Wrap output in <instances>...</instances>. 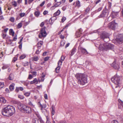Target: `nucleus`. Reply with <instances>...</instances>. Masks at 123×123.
I'll use <instances>...</instances> for the list:
<instances>
[{"label": "nucleus", "instance_id": "nucleus-1", "mask_svg": "<svg viewBox=\"0 0 123 123\" xmlns=\"http://www.w3.org/2000/svg\"><path fill=\"white\" fill-rule=\"evenodd\" d=\"M15 112V107L8 105L1 110L2 114L5 116H11L14 114Z\"/></svg>", "mask_w": 123, "mask_h": 123}, {"label": "nucleus", "instance_id": "nucleus-2", "mask_svg": "<svg viewBox=\"0 0 123 123\" xmlns=\"http://www.w3.org/2000/svg\"><path fill=\"white\" fill-rule=\"evenodd\" d=\"M75 77L78 80V83L80 85H83L87 83V78L86 75L77 73L75 75Z\"/></svg>", "mask_w": 123, "mask_h": 123}, {"label": "nucleus", "instance_id": "nucleus-3", "mask_svg": "<svg viewBox=\"0 0 123 123\" xmlns=\"http://www.w3.org/2000/svg\"><path fill=\"white\" fill-rule=\"evenodd\" d=\"M13 103L18 105V109L20 110L23 111L25 113L29 114L31 112V108L26 105L21 104L20 102L14 101Z\"/></svg>", "mask_w": 123, "mask_h": 123}, {"label": "nucleus", "instance_id": "nucleus-4", "mask_svg": "<svg viewBox=\"0 0 123 123\" xmlns=\"http://www.w3.org/2000/svg\"><path fill=\"white\" fill-rule=\"evenodd\" d=\"M113 45L109 43L101 44L99 46V49L103 51H107L109 50H113L114 49Z\"/></svg>", "mask_w": 123, "mask_h": 123}, {"label": "nucleus", "instance_id": "nucleus-5", "mask_svg": "<svg viewBox=\"0 0 123 123\" xmlns=\"http://www.w3.org/2000/svg\"><path fill=\"white\" fill-rule=\"evenodd\" d=\"M111 80L112 82L117 85L115 86V88H117L119 86V84L120 81V78L119 76L117 75V74L111 78Z\"/></svg>", "mask_w": 123, "mask_h": 123}, {"label": "nucleus", "instance_id": "nucleus-6", "mask_svg": "<svg viewBox=\"0 0 123 123\" xmlns=\"http://www.w3.org/2000/svg\"><path fill=\"white\" fill-rule=\"evenodd\" d=\"M46 27L44 26L43 28H42L40 30V32L39 35V37L41 38L42 37H45L47 35V34L46 31Z\"/></svg>", "mask_w": 123, "mask_h": 123}, {"label": "nucleus", "instance_id": "nucleus-7", "mask_svg": "<svg viewBox=\"0 0 123 123\" xmlns=\"http://www.w3.org/2000/svg\"><path fill=\"white\" fill-rule=\"evenodd\" d=\"M109 14L108 10L107 9H105L102 11L101 13L98 16V18L107 17Z\"/></svg>", "mask_w": 123, "mask_h": 123}, {"label": "nucleus", "instance_id": "nucleus-8", "mask_svg": "<svg viewBox=\"0 0 123 123\" xmlns=\"http://www.w3.org/2000/svg\"><path fill=\"white\" fill-rule=\"evenodd\" d=\"M118 37L116 39L117 43L118 44H121L123 43V35L119 34Z\"/></svg>", "mask_w": 123, "mask_h": 123}, {"label": "nucleus", "instance_id": "nucleus-9", "mask_svg": "<svg viewBox=\"0 0 123 123\" xmlns=\"http://www.w3.org/2000/svg\"><path fill=\"white\" fill-rule=\"evenodd\" d=\"M101 38L103 40H104L105 39L109 38V35L108 33L104 31L102 32L100 35Z\"/></svg>", "mask_w": 123, "mask_h": 123}, {"label": "nucleus", "instance_id": "nucleus-10", "mask_svg": "<svg viewBox=\"0 0 123 123\" xmlns=\"http://www.w3.org/2000/svg\"><path fill=\"white\" fill-rule=\"evenodd\" d=\"M117 24L114 22H112L110 23L108 26L109 28L113 30H115L116 26L117 25Z\"/></svg>", "mask_w": 123, "mask_h": 123}, {"label": "nucleus", "instance_id": "nucleus-11", "mask_svg": "<svg viewBox=\"0 0 123 123\" xmlns=\"http://www.w3.org/2000/svg\"><path fill=\"white\" fill-rule=\"evenodd\" d=\"M111 66L115 69H117V70H118L120 68L119 64L118 63H116L115 61H114L111 64Z\"/></svg>", "mask_w": 123, "mask_h": 123}, {"label": "nucleus", "instance_id": "nucleus-12", "mask_svg": "<svg viewBox=\"0 0 123 123\" xmlns=\"http://www.w3.org/2000/svg\"><path fill=\"white\" fill-rule=\"evenodd\" d=\"M119 12H115L112 11L110 16L113 18H115L118 16Z\"/></svg>", "mask_w": 123, "mask_h": 123}, {"label": "nucleus", "instance_id": "nucleus-13", "mask_svg": "<svg viewBox=\"0 0 123 123\" xmlns=\"http://www.w3.org/2000/svg\"><path fill=\"white\" fill-rule=\"evenodd\" d=\"M33 123H42L43 122V120L42 119H38L36 118H35L33 119Z\"/></svg>", "mask_w": 123, "mask_h": 123}, {"label": "nucleus", "instance_id": "nucleus-14", "mask_svg": "<svg viewBox=\"0 0 123 123\" xmlns=\"http://www.w3.org/2000/svg\"><path fill=\"white\" fill-rule=\"evenodd\" d=\"M80 49L81 51V52L83 54L85 55L88 54V52L84 48L82 47H80Z\"/></svg>", "mask_w": 123, "mask_h": 123}, {"label": "nucleus", "instance_id": "nucleus-15", "mask_svg": "<svg viewBox=\"0 0 123 123\" xmlns=\"http://www.w3.org/2000/svg\"><path fill=\"white\" fill-rule=\"evenodd\" d=\"M60 5V4H59V2H57L55 3L53 6L51 7V10H53L55 9L56 7H58Z\"/></svg>", "mask_w": 123, "mask_h": 123}, {"label": "nucleus", "instance_id": "nucleus-16", "mask_svg": "<svg viewBox=\"0 0 123 123\" xmlns=\"http://www.w3.org/2000/svg\"><path fill=\"white\" fill-rule=\"evenodd\" d=\"M76 48L75 46H74L71 51V53L70 54L71 56H72L76 52Z\"/></svg>", "mask_w": 123, "mask_h": 123}, {"label": "nucleus", "instance_id": "nucleus-17", "mask_svg": "<svg viewBox=\"0 0 123 123\" xmlns=\"http://www.w3.org/2000/svg\"><path fill=\"white\" fill-rule=\"evenodd\" d=\"M23 90L24 88L22 87H16L15 91L16 92H19V90L21 91H22Z\"/></svg>", "mask_w": 123, "mask_h": 123}, {"label": "nucleus", "instance_id": "nucleus-18", "mask_svg": "<svg viewBox=\"0 0 123 123\" xmlns=\"http://www.w3.org/2000/svg\"><path fill=\"white\" fill-rule=\"evenodd\" d=\"M23 37H22L21 39L18 42V43L20 44L18 46V48L20 49H21L22 48V41L23 40Z\"/></svg>", "mask_w": 123, "mask_h": 123}, {"label": "nucleus", "instance_id": "nucleus-19", "mask_svg": "<svg viewBox=\"0 0 123 123\" xmlns=\"http://www.w3.org/2000/svg\"><path fill=\"white\" fill-rule=\"evenodd\" d=\"M43 42L42 41H40L39 42H38L37 43V47L38 48H40L41 46V45H43Z\"/></svg>", "mask_w": 123, "mask_h": 123}, {"label": "nucleus", "instance_id": "nucleus-20", "mask_svg": "<svg viewBox=\"0 0 123 123\" xmlns=\"http://www.w3.org/2000/svg\"><path fill=\"white\" fill-rule=\"evenodd\" d=\"M9 88L11 91H13L14 89V85L13 84L10 85L9 86Z\"/></svg>", "mask_w": 123, "mask_h": 123}, {"label": "nucleus", "instance_id": "nucleus-21", "mask_svg": "<svg viewBox=\"0 0 123 123\" xmlns=\"http://www.w3.org/2000/svg\"><path fill=\"white\" fill-rule=\"evenodd\" d=\"M51 108L52 109L51 111L52 115L53 116L54 114L55 113V107L54 105H52V106Z\"/></svg>", "mask_w": 123, "mask_h": 123}, {"label": "nucleus", "instance_id": "nucleus-22", "mask_svg": "<svg viewBox=\"0 0 123 123\" xmlns=\"http://www.w3.org/2000/svg\"><path fill=\"white\" fill-rule=\"evenodd\" d=\"M103 8V7L102 6L101 7L99 8L98 10H96L95 11H94L93 12V13H96L99 12L101 11Z\"/></svg>", "mask_w": 123, "mask_h": 123}, {"label": "nucleus", "instance_id": "nucleus-23", "mask_svg": "<svg viewBox=\"0 0 123 123\" xmlns=\"http://www.w3.org/2000/svg\"><path fill=\"white\" fill-rule=\"evenodd\" d=\"M35 114L38 117L39 119H41H41H42V118L38 112H35Z\"/></svg>", "mask_w": 123, "mask_h": 123}, {"label": "nucleus", "instance_id": "nucleus-24", "mask_svg": "<svg viewBox=\"0 0 123 123\" xmlns=\"http://www.w3.org/2000/svg\"><path fill=\"white\" fill-rule=\"evenodd\" d=\"M9 33L10 35H12L13 36L14 35V32L12 29H10L9 30Z\"/></svg>", "mask_w": 123, "mask_h": 123}, {"label": "nucleus", "instance_id": "nucleus-25", "mask_svg": "<svg viewBox=\"0 0 123 123\" xmlns=\"http://www.w3.org/2000/svg\"><path fill=\"white\" fill-rule=\"evenodd\" d=\"M0 100L1 102L3 103H5L6 102V100L3 97H0Z\"/></svg>", "mask_w": 123, "mask_h": 123}, {"label": "nucleus", "instance_id": "nucleus-26", "mask_svg": "<svg viewBox=\"0 0 123 123\" xmlns=\"http://www.w3.org/2000/svg\"><path fill=\"white\" fill-rule=\"evenodd\" d=\"M61 13V12L59 10H58L55 12L54 13L53 15L55 16L59 15Z\"/></svg>", "mask_w": 123, "mask_h": 123}, {"label": "nucleus", "instance_id": "nucleus-27", "mask_svg": "<svg viewBox=\"0 0 123 123\" xmlns=\"http://www.w3.org/2000/svg\"><path fill=\"white\" fill-rule=\"evenodd\" d=\"M60 67V66H58L55 68V70L56 73H59Z\"/></svg>", "mask_w": 123, "mask_h": 123}, {"label": "nucleus", "instance_id": "nucleus-28", "mask_svg": "<svg viewBox=\"0 0 123 123\" xmlns=\"http://www.w3.org/2000/svg\"><path fill=\"white\" fill-rule=\"evenodd\" d=\"M34 14L36 16L38 17L40 15V12L38 11H36L34 12Z\"/></svg>", "mask_w": 123, "mask_h": 123}, {"label": "nucleus", "instance_id": "nucleus-29", "mask_svg": "<svg viewBox=\"0 0 123 123\" xmlns=\"http://www.w3.org/2000/svg\"><path fill=\"white\" fill-rule=\"evenodd\" d=\"M82 34L81 33H80V32L78 31H77L76 33V35L77 36V37H79Z\"/></svg>", "mask_w": 123, "mask_h": 123}, {"label": "nucleus", "instance_id": "nucleus-30", "mask_svg": "<svg viewBox=\"0 0 123 123\" xmlns=\"http://www.w3.org/2000/svg\"><path fill=\"white\" fill-rule=\"evenodd\" d=\"M90 10V8L89 7V6H88L85 10L86 14L88 13Z\"/></svg>", "mask_w": 123, "mask_h": 123}, {"label": "nucleus", "instance_id": "nucleus-31", "mask_svg": "<svg viewBox=\"0 0 123 123\" xmlns=\"http://www.w3.org/2000/svg\"><path fill=\"white\" fill-rule=\"evenodd\" d=\"M24 21H22L21 22H20L18 24V28H21L22 26V22H23Z\"/></svg>", "mask_w": 123, "mask_h": 123}, {"label": "nucleus", "instance_id": "nucleus-32", "mask_svg": "<svg viewBox=\"0 0 123 123\" xmlns=\"http://www.w3.org/2000/svg\"><path fill=\"white\" fill-rule=\"evenodd\" d=\"M76 6L79 7L80 6V2L79 0H77L76 2Z\"/></svg>", "mask_w": 123, "mask_h": 123}, {"label": "nucleus", "instance_id": "nucleus-33", "mask_svg": "<svg viewBox=\"0 0 123 123\" xmlns=\"http://www.w3.org/2000/svg\"><path fill=\"white\" fill-rule=\"evenodd\" d=\"M3 66L2 67V69H3L6 68L9 66L7 64L4 65V64H3Z\"/></svg>", "mask_w": 123, "mask_h": 123}, {"label": "nucleus", "instance_id": "nucleus-34", "mask_svg": "<svg viewBox=\"0 0 123 123\" xmlns=\"http://www.w3.org/2000/svg\"><path fill=\"white\" fill-rule=\"evenodd\" d=\"M62 61H61L60 60H59L58 62L57 63L58 66H61L62 65Z\"/></svg>", "mask_w": 123, "mask_h": 123}, {"label": "nucleus", "instance_id": "nucleus-35", "mask_svg": "<svg viewBox=\"0 0 123 123\" xmlns=\"http://www.w3.org/2000/svg\"><path fill=\"white\" fill-rule=\"evenodd\" d=\"M37 81V79L36 78H35L34 80L32 81H31L30 82L31 84H32L35 83Z\"/></svg>", "mask_w": 123, "mask_h": 123}, {"label": "nucleus", "instance_id": "nucleus-36", "mask_svg": "<svg viewBox=\"0 0 123 123\" xmlns=\"http://www.w3.org/2000/svg\"><path fill=\"white\" fill-rule=\"evenodd\" d=\"M24 94L26 96L28 97L30 95V92H27L25 93Z\"/></svg>", "mask_w": 123, "mask_h": 123}, {"label": "nucleus", "instance_id": "nucleus-37", "mask_svg": "<svg viewBox=\"0 0 123 123\" xmlns=\"http://www.w3.org/2000/svg\"><path fill=\"white\" fill-rule=\"evenodd\" d=\"M54 16L52 17L51 18V19H52L53 21V22H54L55 20H56L57 19V17H56V16H55L54 15H53Z\"/></svg>", "mask_w": 123, "mask_h": 123}, {"label": "nucleus", "instance_id": "nucleus-38", "mask_svg": "<svg viewBox=\"0 0 123 123\" xmlns=\"http://www.w3.org/2000/svg\"><path fill=\"white\" fill-rule=\"evenodd\" d=\"M8 78L9 80H12L13 79V78L12 77V75L11 74H10L8 77Z\"/></svg>", "mask_w": 123, "mask_h": 123}, {"label": "nucleus", "instance_id": "nucleus-39", "mask_svg": "<svg viewBox=\"0 0 123 123\" xmlns=\"http://www.w3.org/2000/svg\"><path fill=\"white\" fill-rule=\"evenodd\" d=\"M66 18L64 17L63 16L62 17V23H63L64 21L66 20Z\"/></svg>", "mask_w": 123, "mask_h": 123}, {"label": "nucleus", "instance_id": "nucleus-40", "mask_svg": "<svg viewBox=\"0 0 123 123\" xmlns=\"http://www.w3.org/2000/svg\"><path fill=\"white\" fill-rule=\"evenodd\" d=\"M39 59L37 56L34 57L33 58V60L35 61H37Z\"/></svg>", "mask_w": 123, "mask_h": 123}, {"label": "nucleus", "instance_id": "nucleus-41", "mask_svg": "<svg viewBox=\"0 0 123 123\" xmlns=\"http://www.w3.org/2000/svg\"><path fill=\"white\" fill-rule=\"evenodd\" d=\"M26 57L25 55H22L20 57V59H23Z\"/></svg>", "mask_w": 123, "mask_h": 123}, {"label": "nucleus", "instance_id": "nucleus-42", "mask_svg": "<svg viewBox=\"0 0 123 123\" xmlns=\"http://www.w3.org/2000/svg\"><path fill=\"white\" fill-rule=\"evenodd\" d=\"M4 86V83L3 82H1L0 84V88H2Z\"/></svg>", "mask_w": 123, "mask_h": 123}, {"label": "nucleus", "instance_id": "nucleus-43", "mask_svg": "<svg viewBox=\"0 0 123 123\" xmlns=\"http://www.w3.org/2000/svg\"><path fill=\"white\" fill-rule=\"evenodd\" d=\"M15 20V19L14 17H11L10 18V20L12 22H14Z\"/></svg>", "mask_w": 123, "mask_h": 123}, {"label": "nucleus", "instance_id": "nucleus-44", "mask_svg": "<svg viewBox=\"0 0 123 123\" xmlns=\"http://www.w3.org/2000/svg\"><path fill=\"white\" fill-rule=\"evenodd\" d=\"M18 98H20V99H23L24 98V97L23 95H19L18 96Z\"/></svg>", "mask_w": 123, "mask_h": 123}, {"label": "nucleus", "instance_id": "nucleus-45", "mask_svg": "<svg viewBox=\"0 0 123 123\" xmlns=\"http://www.w3.org/2000/svg\"><path fill=\"white\" fill-rule=\"evenodd\" d=\"M51 18L49 20V24L51 25H52L53 24V20L52 19H51Z\"/></svg>", "mask_w": 123, "mask_h": 123}, {"label": "nucleus", "instance_id": "nucleus-46", "mask_svg": "<svg viewBox=\"0 0 123 123\" xmlns=\"http://www.w3.org/2000/svg\"><path fill=\"white\" fill-rule=\"evenodd\" d=\"M108 4H109V6H108L109 8V9H110L111 8V3L110 2H108Z\"/></svg>", "mask_w": 123, "mask_h": 123}, {"label": "nucleus", "instance_id": "nucleus-47", "mask_svg": "<svg viewBox=\"0 0 123 123\" xmlns=\"http://www.w3.org/2000/svg\"><path fill=\"white\" fill-rule=\"evenodd\" d=\"M17 35H16V36L13 37L12 41H16L17 39Z\"/></svg>", "mask_w": 123, "mask_h": 123}, {"label": "nucleus", "instance_id": "nucleus-48", "mask_svg": "<svg viewBox=\"0 0 123 123\" xmlns=\"http://www.w3.org/2000/svg\"><path fill=\"white\" fill-rule=\"evenodd\" d=\"M66 6H65L62 8V9L63 11H64L66 9Z\"/></svg>", "mask_w": 123, "mask_h": 123}, {"label": "nucleus", "instance_id": "nucleus-49", "mask_svg": "<svg viewBox=\"0 0 123 123\" xmlns=\"http://www.w3.org/2000/svg\"><path fill=\"white\" fill-rule=\"evenodd\" d=\"M49 57L47 56L45 57L44 59V61H46L49 59Z\"/></svg>", "mask_w": 123, "mask_h": 123}, {"label": "nucleus", "instance_id": "nucleus-50", "mask_svg": "<svg viewBox=\"0 0 123 123\" xmlns=\"http://www.w3.org/2000/svg\"><path fill=\"white\" fill-rule=\"evenodd\" d=\"M25 14V13H21L19 14V15L21 17H23L24 16Z\"/></svg>", "mask_w": 123, "mask_h": 123}, {"label": "nucleus", "instance_id": "nucleus-51", "mask_svg": "<svg viewBox=\"0 0 123 123\" xmlns=\"http://www.w3.org/2000/svg\"><path fill=\"white\" fill-rule=\"evenodd\" d=\"M65 57L64 56L62 55L61 58V60L62 61H63L65 59Z\"/></svg>", "mask_w": 123, "mask_h": 123}, {"label": "nucleus", "instance_id": "nucleus-52", "mask_svg": "<svg viewBox=\"0 0 123 123\" xmlns=\"http://www.w3.org/2000/svg\"><path fill=\"white\" fill-rule=\"evenodd\" d=\"M1 36H2L3 38H5V37H6V34H4L3 33H2L1 34Z\"/></svg>", "mask_w": 123, "mask_h": 123}, {"label": "nucleus", "instance_id": "nucleus-53", "mask_svg": "<svg viewBox=\"0 0 123 123\" xmlns=\"http://www.w3.org/2000/svg\"><path fill=\"white\" fill-rule=\"evenodd\" d=\"M28 104L30 105L32 107H34V105H33L31 101H30L29 102Z\"/></svg>", "mask_w": 123, "mask_h": 123}, {"label": "nucleus", "instance_id": "nucleus-54", "mask_svg": "<svg viewBox=\"0 0 123 123\" xmlns=\"http://www.w3.org/2000/svg\"><path fill=\"white\" fill-rule=\"evenodd\" d=\"M33 78V76L31 74L29 75L28 79H31Z\"/></svg>", "mask_w": 123, "mask_h": 123}, {"label": "nucleus", "instance_id": "nucleus-55", "mask_svg": "<svg viewBox=\"0 0 123 123\" xmlns=\"http://www.w3.org/2000/svg\"><path fill=\"white\" fill-rule=\"evenodd\" d=\"M119 102L120 103L121 105L123 107V102L121 100H118Z\"/></svg>", "mask_w": 123, "mask_h": 123}, {"label": "nucleus", "instance_id": "nucleus-56", "mask_svg": "<svg viewBox=\"0 0 123 123\" xmlns=\"http://www.w3.org/2000/svg\"><path fill=\"white\" fill-rule=\"evenodd\" d=\"M46 123H51L49 119L48 118H47V121Z\"/></svg>", "mask_w": 123, "mask_h": 123}, {"label": "nucleus", "instance_id": "nucleus-57", "mask_svg": "<svg viewBox=\"0 0 123 123\" xmlns=\"http://www.w3.org/2000/svg\"><path fill=\"white\" fill-rule=\"evenodd\" d=\"M13 5L14 6L16 7L17 6V3L16 1H14L13 2Z\"/></svg>", "mask_w": 123, "mask_h": 123}, {"label": "nucleus", "instance_id": "nucleus-58", "mask_svg": "<svg viewBox=\"0 0 123 123\" xmlns=\"http://www.w3.org/2000/svg\"><path fill=\"white\" fill-rule=\"evenodd\" d=\"M5 91L7 93H10V90L8 88H6Z\"/></svg>", "mask_w": 123, "mask_h": 123}, {"label": "nucleus", "instance_id": "nucleus-59", "mask_svg": "<svg viewBox=\"0 0 123 123\" xmlns=\"http://www.w3.org/2000/svg\"><path fill=\"white\" fill-rule=\"evenodd\" d=\"M45 2V1H43L40 4V6H42L44 4Z\"/></svg>", "mask_w": 123, "mask_h": 123}, {"label": "nucleus", "instance_id": "nucleus-60", "mask_svg": "<svg viewBox=\"0 0 123 123\" xmlns=\"http://www.w3.org/2000/svg\"><path fill=\"white\" fill-rule=\"evenodd\" d=\"M44 98L45 99H48V96L47 95V94H45L44 95Z\"/></svg>", "mask_w": 123, "mask_h": 123}, {"label": "nucleus", "instance_id": "nucleus-61", "mask_svg": "<svg viewBox=\"0 0 123 123\" xmlns=\"http://www.w3.org/2000/svg\"><path fill=\"white\" fill-rule=\"evenodd\" d=\"M48 13V12L47 11H45L43 12V14L44 15H46Z\"/></svg>", "mask_w": 123, "mask_h": 123}, {"label": "nucleus", "instance_id": "nucleus-62", "mask_svg": "<svg viewBox=\"0 0 123 123\" xmlns=\"http://www.w3.org/2000/svg\"><path fill=\"white\" fill-rule=\"evenodd\" d=\"M34 0H28V4H30Z\"/></svg>", "mask_w": 123, "mask_h": 123}, {"label": "nucleus", "instance_id": "nucleus-63", "mask_svg": "<svg viewBox=\"0 0 123 123\" xmlns=\"http://www.w3.org/2000/svg\"><path fill=\"white\" fill-rule=\"evenodd\" d=\"M60 38L62 39H64L65 37L64 36L62 35H61L60 37Z\"/></svg>", "mask_w": 123, "mask_h": 123}, {"label": "nucleus", "instance_id": "nucleus-64", "mask_svg": "<svg viewBox=\"0 0 123 123\" xmlns=\"http://www.w3.org/2000/svg\"><path fill=\"white\" fill-rule=\"evenodd\" d=\"M112 123H118V122L116 120H113L112 122Z\"/></svg>", "mask_w": 123, "mask_h": 123}]
</instances>
